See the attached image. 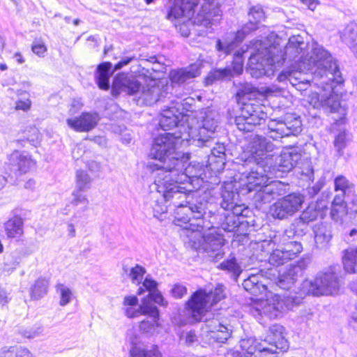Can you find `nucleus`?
Wrapping results in <instances>:
<instances>
[{
	"instance_id": "55",
	"label": "nucleus",
	"mask_w": 357,
	"mask_h": 357,
	"mask_svg": "<svg viewBox=\"0 0 357 357\" xmlns=\"http://www.w3.org/2000/svg\"><path fill=\"white\" fill-rule=\"evenodd\" d=\"M20 333L27 339H33L43 335V327L40 325H34L32 327L22 329Z\"/></svg>"
},
{
	"instance_id": "30",
	"label": "nucleus",
	"mask_w": 357,
	"mask_h": 357,
	"mask_svg": "<svg viewBox=\"0 0 357 357\" xmlns=\"http://www.w3.org/2000/svg\"><path fill=\"white\" fill-rule=\"evenodd\" d=\"M112 63L110 62H105L98 66L96 80L98 86L103 90H107L109 87V77L115 70H111Z\"/></svg>"
},
{
	"instance_id": "10",
	"label": "nucleus",
	"mask_w": 357,
	"mask_h": 357,
	"mask_svg": "<svg viewBox=\"0 0 357 357\" xmlns=\"http://www.w3.org/2000/svg\"><path fill=\"white\" fill-rule=\"evenodd\" d=\"M189 159L188 155H183L181 158L175 157L172 159L174 166H167L169 174L167 175L171 178V182L176 183L179 189L185 191V195H190V200L193 202L194 187L193 178L198 179L202 175V166L199 164H189L185 167V163Z\"/></svg>"
},
{
	"instance_id": "15",
	"label": "nucleus",
	"mask_w": 357,
	"mask_h": 357,
	"mask_svg": "<svg viewBox=\"0 0 357 357\" xmlns=\"http://www.w3.org/2000/svg\"><path fill=\"white\" fill-rule=\"evenodd\" d=\"M304 201L305 198L301 194H289L270 206L269 214L275 219H287L300 211Z\"/></svg>"
},
{
	"instance_id": "9",
	"label": "nucleus",
	"mask_w": 357,
	"mask_h": 357,
	"mask_svg": "<svg viewBox=\"0 0 357 357\" xmlns=\"http://www.w3.org/2000/svg\"><path fill=\"white\" fill-rule=\"evenodd\" d=\"M267 298L256 301L250 307V313L257 319L264 317L270 319L278 317L284 312L298 305L303 298L301 296H280L269 293Z\"/></svg>"
},
{
	"instance_id": "54",
	"label": "nucleus",
	"mask_w": 357,
	"mask_h": 357,
	"mask_svg": "<svg viewBox=\"0 0 357 357\" xmlns=\"http://www.w3.org/2000/svg\"><path fill=\"white\" fill-rule=\"evenodd\" d=\"M225 220L221 222V229L227 232L235 231V229L238 226V221L237 218L234 215H231L230 213L224 215Z\"/></svg>"
},
{
	"instance_id": "31",
	"label": "nucleus",
	"mask_w": 357,
	"mask_h": 357,
	"mask_svg": "<svg viewBox=\"0 0 357 357\" xmlns=\"http://www.w3.org/2000/svg\"><path fill=\"white\" fill-rule=\"evenodd\" d=\"M326 208L323 201L310 204L307 208L303 211L300 219L305 223L314 221L317 218L324 216V209Z\"/></svg>"
},
{
	"instance_id": "1",
	"label": "nucleus",
	"mask_w": 357,
	"mask_h": 357,
	"mask_svg": "<svg viewBox=\"0 0 357 357\" xmlns=\"http://www.w3.org/2000/svg\"><path fill=\"white\" fill-rule=\"evenodd\" d=\"M280 39L271 34L264 40L255 43V52L249 58L250 74L259 77L273 75L276 64L286 60L294 61L289 68L283 70L277 77L280 82H288L300 91H305L310 86V75L305 71H310L314 77L326 75L328 80L341 82L340 71L336 61L321 45L313 43L311 45L301 35L291 36L284 50L280 47Z\"/></svg>"
},
{
	"instance_id": "56",
	"label": "nucleus",
	"mask_w": 357,
	"mask_h": 357,
	"mask_svg": "<svg viewBox=\"0 0 357 357\" xmlns=\"http://www.w3.org/2000/svg\"><path fill=\"white\" fill-rule=\"evenodd\" d=\"M130 357H157V350H146L138 346H134L130 350Z\"/></svg>"
},
{
	"instance_id": "40",
	"label": "nucleus",
	"mask_w": 357,
	"mask_h": 357,
	"mask_svg": "<svg viewBox=\"0 0 357 357\" xmlns=\"http://www.w3.org/2000/svg\"><path fill=\"white\" fill-rule=\"evenodd\" d=\"M218 268L227 271L235 280H237L242 272V269L235 257H231L222 261Z\"/></svg>"
},
{
	"instance_id": "17",
	"label": "nucleus",
	"mask_w": 357,
	"mask_h": 357,
	"mask_svg": "<svg viewBox=\"0 0 357 357\" xmlns=\"http://www.w3.org/2000/svg\"><path fill=\"white\" fill-rule=\"evenodd\" d=\"M266 117L262 105L244 104L241 114L236 117L235 123L239 130L250 132L253 130L256 126L264 122Z\"/></svg>"
},
{
	"instance_id": "14",
	"label": "nucleus",
	"mask_w": 357,
	"mask_h": 357,
	"mask_svg": "<svg viewBox=\"0 0 357 357\" xmlns=\"http://www.w3.org/2000/svg\"><path fill=\"white\" fill-rule=\"evenodd\" d=\"M300 118L287 114L283 120L271 119L268 123L267 135L277 140L289 135H297L302 130Z\"/></svg>"
},
{
	"instance_id": "25",
	"label": "nucleus",
	"mask_w": 357,
	"mask_h": 357,
	"mask_svg": "<svg viewBox=\"0 0 357 357\" xmlns=\"http://www.w3.org/2000/svg\"><path fill=\"white\" fill-rule=\"evenodd\" d=\"M240 345L248 354V357H264L267 351H269V355L276 351L275 347H267L262 344L257 343L256 340L252 337L241 340Z\"/></svg>"
},
{
	"instance_id": "12",
	"label": "nucleus",
	"mask_w": 357,
	"mask_h": 357,
	"mask_svg": "<svg viewBox=\"0 0 357 357\" xmlns=\"http://www.w3.org/2000/svg\"><path fill=\"white\" fill-rule=\"evenodd\" d=\"M225 298V289L222 284H218L214 290L208 294L204 290H199L187 303L188 312L194 320L201 321L212 305Z\"/></svg>"
},
{
	"instance_id": "8",
	"label": "nucleus",
	"mask_w": 357,
	"mask_h": 357,
	"mask_svg": "<svg viewBox=\"0 0 357 357\" xmlns=\"http://www.w3.org/2000/svg\"><path fill=\"white\" fill-rule=\"evenodd\" d=\"M273 176L263 171V167L259 166L247 176V188L249 191H255L253 199L257 207L269 203L275 198L282 195L286 191V185L279 181L268 180Z\"/></svg>"
},
{
	"instance_id": "41",
	"label": "nucleus",
	"mask_w": 357,
	"mask_h": 357,
	"mask_svg": "<svg viewBox=\"0 0 357 357\" xmlns=\"http://www.w3.org/2000/svg\"><path fill=\"white\" fill-rule=\"evenodd\" d=\"M225 147L224 144L218 143L211 149V154L208 156L209 165H211L214 161L218 164V169L223 168L225 165Z\"/></svg>"
},
{
	"instance_id": "16",
	"label": "nucleus",
	"mask_w": 357,
	"mask_h": 357,
	"mask_svg": "<svg viewBox=\"0 0 357 357\" xmlns=\"http://www.w3.org/2000/svg\"><path fill=\"white\" fill-rule=\"evenodd\" d=\"M303 285L305 287H308V293L314 296H328L338 291L340 280L335 273H320L314 279L305 280Z\"/></svg>"
},
{
	"instance_id": "45",
	"label": "nucleus",
	"mask_w": 357,
	"mask_h": 357,
	"mask_svg": "<svg viewBox=\"0 0 357 357\" xmlns=\"http://www.w3.org/2000/svg\"><path fill=\"white\" fill-rule=\"evenodd\" d=\"M92 178L89 174L84 170H77L76 172V190L86 191L91 188Z\"/></svg>"
},
{
	"instance_id": "3",
	"label": "nucleus",
	"mask_w": 357,
	"mask_h": 357,
	"mask_svg": "<svg viewBox=\"0 0 357 357\" xmlns=\"http://www.w3.org/2000/svg\"><path fill=\"white\" fill-rule=\"evenodd\" d=\"M165 116L180 119L183 131L191 139L197 141V146H204L218 127V114L210 108L204 109L199 112V116H195L183 114L174 106L169 107L162 111L160 116Z\"/></svg>"
},
{
	"instance_id": "43",
	"label": "nucleus",
	"mask_w": 357,
	"mask_h": 357,
	"mask_svg": "<svg viewBox=\"0 0 357 357\" xmlns=\"http://www.w3.org/2000/svg\"><path fill=\"white\" fill-rule=\"evenodd\" d=\"M182 121H181L180 119L176 118H171L169 116H160L159 124L160 127L163 130H169L174 127L178 128V135H183L185 131H183V128L181 127Z\"/></svg>"
},
{
	"instance_id": "29",
	"label": "nucleus",
	"mask_w": 357,
	"mask_h": 357,
	"mask_svg": "<svg viewBox=\"0 0 357 357\" xmlns=\"http://www.w3.org/2000/svg\"><path fill=\"white\" fill-rule=\"evenodd\" d=\"M199 74V66L197 64H192L185 68L171 71L169 77L172 83L181 84L197 77Z\"/></svg>"
},
{
	"instance_id": "24",
	"label": "nucleus",
	"mask_w": 357,
	"mask_h": 357,
	"mask_svg": "<svg viewBox=\"0 0 357 357\" xmlns=\"http://www.w3.org/2000/svg\"><path fill=\"white\" fill-rule=\"evenodd\" d=\"M321 79L322 81L320 82V84H326L327 85V95L326 96V102L323 107L329 108L331 112H338L342 115L345 114V110L340 106V102L339 100V98L337 95L334 94L333 92V86L330 84L331 82H336L337 84H341L343 82V79L340 75V78L342 79L341 82H337V80H328L327 81L328 77L326 75H324L323 77H319Z\"/></svg>"
},
{
	"instance_id": "59",
	"label": "nucleus",
	"mask_w": 357,
	"mask_h": 357,
	"mask_svg": "<svg viewBox=\"0 0 357 357\" xmlns=\"http://www.w3.org/2000/svg\"><path fill=\"white\" fill-rule=\"evenodd\" d=\"M346 142L347 134L344 132L339 133L335 139L334 146L340 155L342 153V150L346 146Z\"/></svg>"
},
{
	"instance_id": "60",
	"label": "nucleus",
	"mask_w": 357,
	"mask_h": 357,
	"mask_svg": "<svg viewBox=\"0 0 357 357\" xmlns=\"http://www.w3.org/2000/svg\"><path fill=\"white\" fill-rule=\"evenodd\" d=\"M347 208L350 218L357 216V195H353L351 199L346 202Z\"/></svg>"
},
{
	"instance_id": "58",
	"label": "nucleus",
	"mask_w": 357,
	"mask_h": 357,
	"mask_svg": "<svg viewBox=\"0 0 357 357\" xmlns=\"http://www.w3.org/2000/svg\"><path fill=\"white\" fill-rule=\"evenodd\" d=\"M157 287L158 283L154 280L146 277L143 281L142 287L138 289L137 294L140 295L143 294L145 290L148 291L149 293H153L158 289Z\"/></svg>"
},
{
	"instance_id": "2",
	"label": "nucleus",
	"mask_w": 357,
	"mask_h": 357,
	"mask_svg": "<svg viewBox=\"0 0 357 357\" xmlns=\"http://www.w3.org/2000/svg\"><path fill=\"white\" fill-rule=\"evenodd\" d=\"M154 185L156 191L151 193L150 207L155 218H160L169 206H173L176 208L175 225L183 229L192 219H199L206 214V204L191 202L190 195H185L176 183L171 182L165 172H156Z\"/></svg>"
},
{
	"instance_id": "6",
	"label": "nucleus",
	"mask_w": 357,
	"mask_h": 357,
	"mask_svg": "<svg viewBox=\"0 0 357 357\" xmlns=\"http://www.w3.org/2000/svg\"><path fill=\"white\" fill-rule=\"evenodd\" d=\"M224 1L203 0L197 14L194 16L195 8H192L188 19H184L185 17L183 16H178V18L175 19L169 18V12L167 18L174 24L183 36L188 37L190 33V27L193 24L206 28L215 24L222 15L220 7Z\"/></svg>"
},
{
	"instance_id": "23",
	"label": "nucleus",
	"mask_w": 357,
	"mask_h": 357,
	"mask_svg": "<svg viewBox=\"0 0 357 357\" xmlns=\"http://www.w3.org/2000/svg\"><path fill=\"white\" fill-rule=\"evenodd\" d=\"M202 2L203 0H173V5L169 9V17L175 19L183 16L188 19L191 10Z\"/></svg>"
},
{
	"instance_id": "22",
	"label": "nucleus",
	"mask_w": 357,
	"mask_h": 357,
	"mask_svg": "<svg viewBox=\"0 0 357 357\" xmlns=\"http://www.w3.org/2000/svg\"><path fill=\"white\" fill-rule=\"evenodd\" d=\"M205 328L210 342L225 343L231 335V331L216 318L205 321Z\"/></svg>"
},
{
	"instance_id": "11",
	"label": "nucleus",
	"mask_w": 357,
	"mask_h": 357,
	"mask_svg": "<svg viewBox=\"0 0 357 357\" xmlns=\"http://www.w3.org/2000/svg\"><path fill=\"white\" fill-rule=\"evenodd\" d=\"M249 22L237 32L227 33L222 40L218 39L215 48L217 51L225 54H229L237 45L241 43L245 36L257 29L258 24L265 19V13L260 6L250 8L248 13Z\"/></svg>"
},
{
	"instance_id": "49",
	"label": "nucleus",
	"mask_w": 357,
	"mask_h": 357,
	"mask_svg": "<svg viewBox=\"0 0 357 357\" xmlns=\"http://www.w3.org/2000/svg\"><path fill=\"white\" fill-rule=\"evenodd\" d=\"M245 52L244 50H238L235 52L234 56V60L232 62L231 75H238L243 72V54Z\"/></svg>"
},
{
	"instance_id": "21",
	"label": "nucleus",
	"mask_w": 357,
	"mask_h": 357,
	"mask_svg": "<svg viewBox=\"0 0 357 357\" xmlns=\"http://www.w3.org/2000/svg\"><path fill=\"white\" fill-rule=\"evenodd\" d=\"M100 116L96 112H83L76 118L67 119V125L77 132H89L98 124Z\"/></svg>"
},
{
	"instance_id": "4",
	"label": "nucleus",
	"mask_w": 357,
	"mask_h": 357,
	"mask_svg": "<svg viewBox=\"0 0 357 357\" xmlns=\"http://www.w3.org/2000/svg\"><path fill=\"white\" fill-rule=\"evenodd\" d=\"M211 214V211L208 213L206 211L204 217L192 219V221L185 225L182 229V235L188 238L192 247L196 249H202L213 260H218L224 255L223 245H225V239L220 233V229L212 226L204 234H202L199 229L208 227L205 219L213 218Z\"/></svg>"
},
{
	"instance_id": "61",
	"label": "nucleus",
	"mask_w": 357,
	"mask_h": 357,
	"mask_svg": "<svg viewBox=\"0 0 357 357\" xmlns=\"http://www.w3.org/2000/svg\"><path fill=\"white\" fill-rule=\"evenodd\" d=\"M349 183L348 180L343 176H338L335 179V190L336 191L340 190L342 193L349 188Z\"/></svg>"
},
{
	"instance_id": "62",
	"label": "nucleus",
	"mask_w": 357,
	"mask_h": 357,
	"mask_svg": "<svg viewBox=\"0 0 357 357\" xmlns=\"http://www.w3.org/2000/svg\"><path fill=\"white\" fill-rule=\"evenodd\" d=\"M151 301L161 305L167 306V302L165 300L161 293L157 289L153 293H149L147 296Z\"/></svg>"
},
{
	"instance_id": "46",
	"label": "nucleus",
	"mask_w": 357,
	"mask_h": 357,
	"mask_svg": "<svg viewBox=\"0 0 357 357\" xmlns=\"http://www.w3.org/2000/svg\"><path fill=\"white\" fill-rule=\"evenodd\" d=\"M159 319L160 317H148L147 319L139 322V328L144 333L153 334L157 328L160 326Z\"/></svg>"
},
{
	"instance_id": "7",
	"label": "nucleus",
	"mask_w": 357,
	"mask_h": 357,
	"mask_svg": "<svg viewBox=\"0 0 357 357\" xmlns=\"http://www.w3.org/2000/svg\"><path fill=\"white\" fill-rule=\"evenodd\" d=\"M191 139L187 133L178 135V133L165 132L159 135L154 140L151 150V155L153 158L158 160L162 165H153L157 172H165V175L169 174L167 166H174L172 159L175 157L181 158L184 155L176 151L178 146L185 141L188 142Z\"/></svg>"
},
{
	"instance_id": "64",
	"label": "nucleus",
	"mask_w": 357,
	"mask_h": 357,
	"mask_svg": "<svg viewBox=\"0 0 357 357\" xmlns=\"http://www.w3.org/2000/svg\"><path fill=\"white\" fill-rule=\"evenodd\" d=\"M172 295L176 298H181L187 293V288L181 284H175L172 290Z\"/></svg>"
},
{
	"instance_id": "37",
	"label": "nucleus",
	"mask_w": 357,
	"mask_h": 357,
	"mask_svg": "<svg viewBox=\"0 0 357 357\" xmlns=\"http://www.w3.org/2000/svg\"><path fill=\"white\" fill-rule=\"evenodd\" d=\"M222 202L220 203L221 207L229 211L234 204L236 203V197H238V194L233 190V185L231 183H227L224 185L222 190Z\"/></svg>"
},
{
	"instance_id": "32",
	"label": "nucleus",
	"mask_w": 357,
	"mask_h": 357,
	"mask_svg": "<svg viewBox=\"0 0 357 357\" xmlns=\"http://www.w3.org/2000/svg\"><path fill=\"white\" fill-rule=\"evenodd\" d=\"M6 234L9 238L20 237L23 234V220L19 216H13L4 223Z\"/></svg>"
},
{
	"instance_id": "19",
	"label": "nucleus",
	"mask_w": 357,
	"mask_h": 357,
	"mask_svg": "<svg viewBox=\"0 0 357 357\" xmlns=\"http://www.w3.org/2000/svg\"><path fill=\"white\" fill-rule=\"evenodd\" d=\"M7 166L15 174H25L36 165L31 155L25 151H13L7 158Z\"/></svg>"
},
{
	"instance_id": "27",
	"label": "nucleus",
	"mask_w": 357,
	"mask_h": 357,
	"mask_svg": "<svg viewBox=\"0 0 357 357\" xmlns=\"http://www.w3.org/2000/svg\"><path fill=\"white\" fill-rule=\"evenodd\" d=\"M315 245L319 249H326L329 247L333 235L328 225L321 223L313 227Z\"/></svg>"
},
{
	"instance_id": "34",
	"label": "nucleus",
	"mask_w": 357,
	"mask_h": 357,
	"mask_svg": "<svg viewBox=\"0 0 357 357\" xmlns=\"http://www.w3.org/2000/svg\"><path fill=\"white\" fill-rule=\"evenodd\" d=\"M0 357H35L26 347L20 345L4 346L0 349Z\"/></svg>"
},
{
	"instance_id": "18",
	"label": "nucleus",
	"mask_w": 357,
	"mask_h": 357,
	"mask_svg": "<svg viewBox=\"0 0 357 357\" xmlns=\"http://www.w3.org/2000/svg\"><path fill=\"white\" fill-rule=\"evenodd\" d=\"M301 154L296 149H289L284 151L275 160L276 164L272 166L270 161L266 162L264 169L266 174L271 176L282 177V174L287 173L293 169L301 160Z\"/></svg>"
},
{
	"instance_id": "26",
	"label": "nucleus",
	"mask_w": 357,
	"mask_h": 357,
	"mask_svg": "<svg viewBox=\"0 0 357 357\" xmlns=\"http://www.w3.org/2000/svg\"><path fill=\"white\" fill-rule=\"evenodd\" d=\"M265 280L261 273L252 274L244 280L243 287L245 291L257 296L266 292L267 285Z\"/></svg>"
},
{
	"instance_id": "53",
	"label": "nucleus",
	"mask_w": 357,
	"mask_h": 357,
	"mask_svg": "<svg viewBox=\"0 0 357 357\" xmlns=\"http://www.w3.org/2000/svg\"><path fill=\"white\" fill-rule=\"evenodd\" d=\"M285 254L291 260L297 257L303 250V246L301 243L297 241H291L285 245L282 249Z\"/></svg>"
},
{
	"instance_id": "57",
	"label": "nucleus",
	"mask_w": 357,
	"mask_h": 357,
	"mask_svg": "<svg viewBox=\"0 0 357 357\" xmlns=\"http://www.w3.org/2000/svg\"><path fill=\"white\" fill-rule=\"evenodd\" d=\"M331 215L333 220L342 221L344 217L349 215L346 204L331 206Z\"/></svg>"
},
{
	"instance_id": "51",
	"label": "nucleus",
	"mask_w": 357,
	"mask_h": 357,
	"mask_svg": "<svg viewBox=\"0 0 357 357\" xmlns=\"http://www.w3.org/2000/svg\"><path fill=\"white\" fill-rule=\"evenodd\" d=\"M145 273V268L136 264L134 267L129 269L128 275L132 283L139 284Z\"/></svg>"
},
{
	"instance_id": "50",
	"label": "nucleus",
	"mask_w": 357,
	"mask_h": 357,
	"mask_svg": "<svg viewBox=\"0 0 357 357\" xmlns=\"http://www.w3.org/2000/svg\"><path fill=\"white\" fill-rule=\"evenodd\" d=\"M56 292L60 295L59 305L65 306L68 304L72 299L73 293L70 288L63 284L56 285Z\"/></svg>"
},
{
	"instance_id": "38",
	"label": "nucleus",
	"mask_w": 357,
	"mask_h": 357,
	"mask_svg": "<svg viewBox=\"0 0 357 357\" xmlns=\"http://www.w3.org/2000/svg\"><path fill=\"white\" fill-rule=\"evenodd\" d=\"M49 282L47 280L39 278L30 287L29 293L31 299L39 300L43 298L47 293Z\"/></svg>"
},
{
	"instance_id": "47",
	"label": "nucleus",
	"mask_w": 357,
	"mask_h": 357,
	"mask_svg": "<svg viewBox=\"0 0 357 357\" xmlns=\"http://www.w3.org/2000/svg\"><path fill=\"white\" fill-rule=\"evenodd\" d=\"M291 260L282 249H276L271 254L268 261L273 266H280Z\"/></svg>"
},
{
	"instance_id": "39",
	"label": "nucleus",
	"mask_w": 357,
	"mask_h": 357,
	"mask_svg": "<svg viewBox=\"0 0 357 357\" xmlns=\"http://www.w3.org/2000/svg\"><path fill=\"white\" fill-rule=\"evenodd\" d=\"M82 192L75 189L72 192L73 199L70 202V206L75 211H85L88 208L89 199Z\"/></svg>"
},
{
	"instance_id": "5",
	"label": "nucleus",
	"mask_w": 357,
	"mask_h": 357,
	"mask_svg": "<svg viewBox=\"0 0 357 357\" xmlns=\"http://www.w3.org/2000/svg\"><path fill=\"white\" fill-rule=\"evenodd\" d=\"M143 79L145 82L142 86V82L135 77L128 76L125 73H120L114 78L113 88L118 92H126L129 95L139 93L138 104L152 105L160 100L164 91H162L155 79L145 78Z\"/></svg>"
},
{
	"instance_id": "33",
	"label": "nucleus",
	"mask_w": 357,
	"mask_h": 357,
	"mask_svg": "<svg viewBox=\"0 0 357 357\" xmlns=\"http://www.w3.org/2000/svg\"><path fill=\"white\" fill-rule=\"evenodd\" d=\"M341 40L351 50L357 45V21L348 23L340 32Z\"/></svg>"
},
{
	"instance_id": "52",
	"label": "nucleus",
	"mask_w": 357,
	"mask_h": 357,
	"mask_svg": "<svg viewBox=\"0 0 357 357\" xmlns=\"http://www.w3.org/2000/svg\"><path fill=\"white\" fill-rule=\"evenodd\" d=\"M257 91L259 93L265 96H271L275 93V90L270 86H261L260 88H255L254 86L250 84H245L243 89H241V93L243 94H249L252 93L255 91Z\"/></svg>"
},
{
	"instance_id": "63",
	"label": "nucleus",
	"mask_w": 357,
	"mask_h": 357,
	"mask_svg": "<svg viewBox=\"0 0 357 357\" xmlns=\"http://www.w3.org/2000/svg\"><path fill=\"white\" fill-rule=\"evenodd\" d=\"M31 106V101L29 97L24 98V99H19L15 102V108L16 110H22L26 112L30 109Z\"/></svg>"
},
{
	"instance_id": "36",
	"label": "nucleus",
	"mask_w": 357,
	"mask_h": 357,
	"mask_svg": "<svg viewBox=\"0 0 357 357\" xmlns=\"http://www.w3.org/2000/svg\"><path fill=\"white\" fill-rule=\"evenodd\" d=\"M342 263L344 270L349 273L356 272L357 268V247L349 248L344 251Z\"/></svg>"
},
{
	"instance_id": "48",
	"label": "nucleus",
	"mask_w": 357,
	"mask_h": 357,
	"mask_svg": "<svg viewBox=\"0 0 357 357\" xmlns=\"http://www.w3.org/2000/svg\"><path fill=\"white\" fill-rule=\"evenodd\" d=\"M231 75V70L229 68L214 70L208 74L206 78V83L207 84H211L215 80L228 78L230 77Z\"/></svg>"
},
{
	"instance_id": "42",
	"label": "nucleus",
	"mask_w": 357,
	"mask_h": 357,
	"mask_svg": "<svg viewBox=\"0 0 357 357\" xmlns=\"http://www.w3.org/2000/svg\"><path fill=\"white\" fill-rule=\"evenodd\" d=\"M139 316L146 315L150 317H160L158 307L152 303L148 296L142 300V303L139 305Z\"/></svg>"
},
{
	"instance_id": "44",
	"label": "nucleus",
	"mask_w": 357,
	"mask_h": 357,
	"mask_svg": "<svg viewBox=\"0 0 357 357\" xmlns=\"http://www.w3.org/2000/svg\"><path fill=\"white\" fill-rule=\"evenodd\" d=\"M327 95V85L319 92H312L308 96V101L314 108L323 107L327 104L326 96Z\"/></svg>"
},
{
	"instance_id": "20",
	"label": "nucleus",
	"mask_w": 357,
	"mask_h": 357,
	"mask_svg": "<svg viewBox=\"0 0 357 357\" xmlns=\"http://www.w3.org/2000/svg\"><path fill=\"white\" fill-rule=\"evenodd\" d=\"M308 261L301 259L295 264H291L279 276L278 285L284 289H289L297 280V278L302 275L303 271L307 267Z\"/></svg>"
},
{
	"instance_id": "28",
	"label": "nucleus",
	"mask_w": 357,
	"mask_h": 357,
	"mask_svg": "<svg viewBox=\"0 0 357 357\" xmlns=\"http://www.w3.org/2000/svg\"><path fill=\"white\" fill-rule=\"evenodd\" d=\"M268 344V347H275L276 350L283 349L287 347L284 340V328L280 324H274L269 328L268 335L264 340Z\"/></svg>"
},
{
	"instance_id": "35",
	"label": "nucleus",
	"mask_w": 357,
	"mask_h": 357,
	"mask_svg": "<svg viewBox=\"0 0 357 357\" xmlns=\"http://www.w3.org/2000/svg\"><path fill=\"white\" fill-rule=\"evenodd\" d=\"M139 300L135 296H126L122 303V310L125 315L129 319L139 317Z\"/></svg>"
},
{
	"instance_id": "13",
	"label": "nucleus",
	"mask_w": 357,
	"mask_h": 357,
	"mask_svg": "<svg viewBox=\"0 0 357 357\" xmlns=\"http://www.w3.org/2000/svg\"><path fill=\"white\" fill-rule=\"evenodd\" d=\"M274 148V144L265 137L259 135H251L245 145V152L257 162L255 169L259 166H262L263 171L266 172V169H264L266 162L272 160L273 155L271 153Z\"/></svg>"
}]
</instances>
